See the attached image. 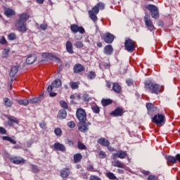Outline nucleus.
Wrapping results in <instances>:
<instances>
[{"mask_svg": "<svg viewBox=\"0 0 180 180\" xmlns=\"http://www.w3.org/2000/svg\"><path fill=\"white\" fill-rule=\"evenodd\" d=\"M41 56L43 58H47V60H51V61H57L58 63L61 61L59 58L50 53H44Z\"/></svg>", "mask_w": 180, "mask_h": 180, "instance_id": "nucleus-12", "label": "nucleus"}, {"mask_svg": "<svg viewBox=\"0 0 180 180\" xmlns=\"http://www.w3.org/2000/svg\"><path fill=\"white\" fill-rule=\"evenodd\" d=\"M7 124L9 127H13V123L15 124H19V120L15 116H8L7 117Z\"/></svg>", "mask_w": 180, "mask_h": 180, "instance_id": "nucleus-15", "label": "nucleus"}, {"mask_svg": "<svg viewBox=\"0 0 180 180\" xmlns=\"http://www.w3.org/2000/svg\"><path fill=\"white\" fill-rule=\"evenodd\" d=\"M124 111H123V108L120 107H117L112 112L110 113V116H114V117H120L123 116Z\"/></svg>", "mask_w": 180, "mask_h": 180, "instance_id": "nucleus-13", "label": "nucleus"}, {"mask_svg": "<svg viewBox=\"0 0 180 180\" xmlns=\"http://www.w3.org/2000/svg\"><path fill=\"white\" fill-rule=\"evenodd\" d=\"M89 11H93V13H94L95 15H98L99 13V7L96 5L92 8L91 10H89Z\"/></svg>", "mask_w": 180, "mask_h": 180, "instance_id": "nucleus-47", "label": "nucleus"}, {"mask_svg": "<svg viewBox=\"0 0 180 180\" xmlns=\"http://www.w3.org/2000/svg\"><path fill=\"white\" fill-rule=\"evenodd\" d=\"M98 144H100L101 146H103V147H109L110 144L108 140L102 137L98 140Z\"/></svg>", "mask_w": 180, "mask_h": 180, "instance_id": "nucleus-20", "label": "nucleus"}, {"mask_svg": "<svg viewBox=\"0 0 180 180\" xmlns=\"http://www.w3.org/2000/svg\"><path fill=\"white\" fill-rule=\"evenodd\" d=\"M4 103L6 108H12V105H13V101L7 97L4 98Z\"/></svg>", "mask_w": 180, "mask_h": 180, "instance_id": "nucleus-29", "label": "nucleus"}, {"mask_svg": "<svg viewBox=\"0 0 180 180\" xmlns=\"http://www.w3.org/2000/svg\"><path fill=\"white\" fill-rule=\"evenodd\" d=\"M108 147V150H110L111 153H112L113 151H115V148H112V146H107Z\"/></svg>", "mask_w": 180, "mask_h": 180, "instance_id": "nucleus-64", "label": "nucleus"}, {"mask_svg": "<svg viewBox=\"0 0 180 180\" xmlns=\"http://www.w3.org/2000/svg\"><path fill=\"white\" fill-rule=\"evenodd\" d=\"M144 22L146 27H148L150 32L155 30V27L154 26V24H153V21L151 20V19H150V15L148 14H146L144 16Z\"/></svg>", "mask_w": 180, "mask_h": 180, "instance_id": "nucleus-9", "label": "nucleus"}, {"mask_svg": "<svg viewBox=\"0 0 180 180\" xmlns=\"http://www.w3.org/2000/svg\"><path fill=\"white\" fill-rule=\"evenodd\" d=\"M8 39L11 41L16 40L18 39V37L16 36V33L11 32L8 35Z\"/></svg>", "mask_w": 180, "mask_h": 180, "instance_id": "nucleus-39", "label": "nucleus"}, {"mask_svg": "<svg viewBox=\"0 0 180 180\" xmlns=\"http://www.w3.org/2000/svg\"><path fill=\"white\" fill-rule=\"evenodd\" d=\"M112 103H113V100L110 98H103L101 100V104L103 108H106V106H109V105H112Z\"/></svg>", "mask_w": 180, "mask_h": 180, "instance_id": "nucleus-25", "label": "nucleus"}, {"mask_svg": "<svg viewBox=\"0 0 180 180\" xmlns=\"http://www.w3.org/2000/svg\"><path fill=\"white\" fill-rule=\"evenodd\" d=\"M112 91L115 92V94H120L122 92V86L118 83L112 84Z\"/></svg>", "mask_w": 180, "mask_h": 180, "instance_id": "nucleus-23", "label": "nucleus"}, {"mask_svg": "<svg viewBox=\"0 0 180 180\" xmlns=\"http://www.w3.org/2000/svg\"><path fill=\"white\" fill-rule=\"evenodd\" d=\"M77 147L79 150H86V146L82 143V142L79 141L77 143Z\"/></svg>", "mask_w": 180, "mask_h": 180, "instance_id": "nucleus-48", "label": "nucleus"}, {"mask_svg": "<svg viewBox=\"0 0 180 180\" xmlns=\"http://www.w3.org/2000/svg\"><path fill=\"white\" fill-rule=\"evenodd\" d=\"M67 117V111L64 109H61L59 110L58 113V118L60 119V120H63Z\"/></svg>", "mask_w": 180, "mask_h": 180, "instance_id": "nucleus-24", "label": "nucleus"}, {"mask_svg": "<svg viewBox=\"0 0 180 180\" xmlns=\"http://www.w3.org/2000/svg\"><path fill=\"white\" fill-rule=\"evenodd\" d=\"M112 158L114 160H117V158H119V151L116 153H113L112 155Z\"/></svg>", "mask_w": 180, "mask_h": 180, "instance_id": "nucleus-59", "label": "nucleus"}, {"mask_svg": "<svg viewBox=\"0 0 180 180\" xmlns=\"http://www.w3.org/2000/svg\"><path fill=\"white\" fill-rule=\"evenodd\" d=\"M65 47H66V51L69 54H74V48L72 46V43L70 41H67L65 44Z\"/></svg>", "mask_w": 180, "mask_h": 180, "instance_id": "nucleus-19", "label": "nucleus"}, {"mask_svg": "<svg viewBox=\"0 0 180 180\" xmlns=\"http://www.w3.org/2000/svg\"><path fill=\"white\" fill-rule=\"evenodd\" d=\"M76 116L80 123H85L86 122V112L82 108H78L76 112Z\"/></svg>", "mask_w": 180, "mask_h": 180, "instance_id": "nucleus-7", "label": "nucleus"}, {"mask_svg": "<svg viewBox=\"0 0 180 180\" xmlns=\"http://www.w3.org/2000/svg\"><path fill=\"white\" fill-rule=\"evenodd\" d=\"M39 127L44 130L47 129V124L44 122L39 123Z\"/></svg>", "mask_w": 180, "mask_h": 180, "instance_id": "nucleus-58", "label": "nucleus"}, {"mask_svg": "<svg viewBox=\"0 0 180 180\" xmlns=\"http://www.w3.org/2000/svg\"><path fill=\"white\" fill-rule=\"evenodd\" d=\"M145 8L150 12L151 17L153 18V19H159L160 12L158 11V7L155 6L154 4H148Z\"/></svg>", "mask_w": 180, "mask_h": 180, "instance_id": "nucleus-4", "label": "nucleus"}, {"mask_svg": "<svg viewBox=\"0 0 180 180\" xmlns=\"http://www.w3.org/2000/svg\"><path fill=\"white\" fill-rule=\"evenodd\" d=\"M105 176H107V178H108V179H110V180H113V179L119 180V179H117V177H116L115 174H113L111 172H107Z\"/></svg>", "mask_w": 180, "mask_h": 180, "instance_id": "nucleus-34", "label": "nucleus"}, {"mask_svg": "<svg viewBox=\"0 0 180 180\" xmlns=\"http://www.w3.org/2000/svg\"><path fill=\"white\" fill-rule=\"evenodd\" d=\"M53 147L56 151H61V153H65L67 151L65 146L63 143H60L59 142L55 143Z\"/></svg>", "mask_w": 180, "mask_h": 180, "instance_id": "nucleus-14", "label": "nucleus"}, {"mask_svg": "<svg viewBox=\"0 0 180 180\" xmlns=\"http://www.w3.org/2000/svg\"><path fill=\"white\" fill-rule=\"evenodd\" d=\"M165 115L158 112L152 117V123H155V124L160 127L165 124Z\"/></svg>", "mask_w": 180, "mask_h": 180, "instance_id": "nucleus-3", "label": "nucleus"}, {"mask_svg": "<svg viewBox=\"0 0 180 180\" xmlns=\"http://www.w3.org/2000/svg\"><path fill=\"white\" fill-rule=\"evenodd\" d=\"M19 71V67L14 65L11 68V71L9 72L10 77H15L16 74H18V72Z\"/></svg>", "mask_w": 180, "mask_h": 180, "instance_id": "nucleus-28", "label": "nucleus"}, {"mask_svg": "<svg viewBox=\"0 0 180 180\" xmlns=\"http://www.w3.org/2000/svg\"><path fill=\"white\" fill-rule=\"evenodd\" d=\"M18 105H22L23 106H27V105H29V100H18L17 101Z\"/></svg>", "mask_w": 180, "mask_h": 180, "instance_id": "nucleus-38", "label": "nucleus"}, {"mask_svg": "<svg viewBox=\"0 0 180 180\" xmlns=\"http://www.w3.org/2000/svg\"><path fill=\"white\" fill-rule=\"evenodd\" d=\"M83 71H85V67L84 65L80 63H77L74 65L73 72L75 74H79V72H83Z\"/></svg>", "mask_w": 180, "mask_h": 180, "instance_id": "nucleus-16", "label": "nucleus"}, {"mask_svg": "<svg viewBox=\"0 0 180 180\" xmlns=\"http://www.w3.org/2000/svg\"><path fill=\"white\" fill-rule=\"evenodd\" d=\"M70 168L65 167L63 168L60 172V175L61 178H68L70 176Z\"/></svg>", "mask_w": 180, "mask_h": 180, "instance_id": "nucleus-18", "label": "nucleus"}, {"mask_svg": "<svg viewBox=\"0 0 180 180\" xmlns=\"http://www.w3.org/2000/svg\"><path fill=\"white\" fill-rule=\"evenodd\" d=\"M89 15L90 19L93 20V22H96L98 20V16H96V14L94 13L93 11H89Z\"/></svg>", "mask_w": 180, "mask_h": 180, "instance_id": "nucleus-35", "label": "nucleus"}, {"mask_svg": "<svg viewBox=\"0 0 180 180\" xmlns=\"http://www.w3.org/2000/svg\"><path fill=\"white\" fill-rule=\"evenodd\" d=\"M11 162L15 164V165H20V164H25L26 160L20 156H15L10 158Z\"/></svg>", "mask_w": 180, "mask_h": 180, "instance_id": "nucleus-11", "label": "nucleus"}, {"mask_svg": "<svg viewBox=\"0 0 180 180\" xmlns=\"http://www.w3.org/2000/svg\"><path fill=\"white\" fill-rule=\"evenodd\" d=\"M127 84L128 85V86H131V85H133V79H128L126 80Z\"/></svg>", "mask_w": 180, "mask_h": 180, "instance_id": "nucleus-61", "label": "nucleus"}, {"mask_svg": "<svg viewBox=\"0 0 180 180\" xmlns=\"http://www.w3.org/2000/svg\"><path fill=\"white\" fill-rule=\"evenodd\" d=\"M68 126L70 129H74V127H75V122H74L73 121H70L68 122Z\"/></svg>", "mask_w": 180, "mask_h": 180, "instance_id": "nucleus-56", "label": "nucleus"}, {"mask_svg": "<svg viewBox=\"0 0 180 180\" xmlns=\"http://www.w3.org/2000/svg\"><path fill=\"white\" fill-rule=\"evenodd\" d=\"M40 29H41V30H46L47 29V24L46 23L41 24Z\"/></svg>", "mask_w": 180, "mask_h": 180, "instance_id": "nucleus-62", "label": "nucleus"}, {"mask_svg": "<svg viewBox=\"0 0 180 180\" xmlns=\"http://www.w3.org/2000/svg\"><path fill=\"white\" fill-rule=\"evenodd\" d=\"M82 99L84 102H89V95L84 94L82 96Z\"/></svg>", "mask_w": 180, "mask_h": 180, "instance_id": "nucleus-55", "label": "nucleus"}, {"mask_svg": "<svg viewBox=\"0 0 180 180\" xmlns=\"http://www.w3.org/2000/svg\"><path fill=\"white\" fill-rule=\"evenodd\" d=\"M102 40L107 44H112L113 40H115V35L110 34V32H107L103 35Z\"/></svg>", "mask_w": 180, "mask_h": 180, "instance_id": "nucleus-10", "label": "nucleus"}, {"mask_svg": "<svg viewBox=\"0 0 180 180\" xmlns=\"http://www.w3.org/2000/svg\"><path fill=\"white\" fill-rule=\"evenodd\" d=\"M119 152V158H120L121 160H123L124 158H126L127 157V153H126V151L124 150H118Z\"/></svg>", "mask_w": 180, "mask_h": 180, "instance_id": "nucleus-36", "label": "nucleus"}, {"mask_svg": "<svg viewBox=\"0 0 180 180\" xmlns=\"http://www.w3.org/2000/svg\"><path fill=\"white\" fill-rule=\"evenodd\" d=\"M96 77V74L95 72H89V73L87 75L88 79H94Z\"/></svg>", "mask_w": 180, "mask_h": 180, "instance_id": "nucleus-46", "label": "nucleus"}, {"mask_svg": "<svg viewBox=\"0 0 180 180\" xmlns=\"http://www.w3.org/2000/svg\"><path fill=\"white\" fill-rule=\"evenodd\" d=\"M74 46L76 49H82L84 47V43L81 41H77L74 44Z\"/></svg>", "mask_w": 180, "mask_h": 180, "instance_id": "nucleus-40", "label": "nucleus"}, {"mask_svg": "<svg viewBox=\"0 0 180 180\" xmlns=\"http://www.w3.org/2000/svg\"><path fill=\"white\" fill-rule=\"evenodd\" d=\"M104 54H106V56H112V54H113V47H112V45L105 46Z\"/></svg>", "mask_w": 180, "mask_h": 180, "instance_id": "nucleus-21", "label": "nucleus"}, {"mask_svg": "<svg viewBox=\"0 0 180 180\" xmlns=\"http://www.w3.org/2000/svg\"><path fill=\"white\" fill-rule=\"evenodd\" d=\"M96 6H98V8L101 11H103V9H105V4L102 2L98 3Z\"/></svg>", "mask_w": 180, "mask_h": 180, "instance_id": "nucleus-52", "label": "nucleus"}, {"mask_svg": "<svg viewBox=\"0 0 180 180\" xmlns=\"http://www.w3.org/2000/svg\"><path fill=\"white\" fill-rule=\"evenodd\" d=\"M9 51H11V49H5L2 51V57H3V58H6V57H8V56H9Z\"/></svg>", "mask_w": 180, "mask_h": 180, "instance_id": "nucleus-44", "label": "nucleus"}, {"mask_svg": "<svg viewBox=\"0 0 180 180\" xmlns=\"http://www.w3.org/2000/svg\"><path fill=\"white\" fill-rule=\"evenodd\" d=\"M87 171H89L90 172H95V169L94 168V165H88Z\"/></svg>", "mask_w": 180, "mask_h": 180, "instance_id": "nucleus-54", "label": "nucleus"}, {"mask_svg": "<svg viewBox=\"0 0 180 180\" xmlns=\"http://www.w3.org/2000/svg\"><path fill=\"white\" fill-rule=\"evenodd\" d=\"M70 99H77V101H80L81 100V95L78 94H74L70 95Z\"/></svg>", "mask_w": 180, "mask_h": 180, "instance_id": "nucleus-43", "label": "nucleus"}, {"mask_svg": "<svg viewBox=\"0 0 180 180\" xmlns=\"http://www.w3.org/2000/svg\"><path fill=\"white\" fill-rule=\"evenodd\" d=\"M70 86L72 89H78V88H79V86H78V83L75 82H70Z\"/></svg>", "mask_w": 180, "mask_h": 180, "instance_id": "nucleus-42", "label": "nucleus"}, {"mask_svg": "<svg viewBox=\"0 0 180 180\" xmlns=\"http://www.w3.org/2000/svg\"><path fill=\"white\" fill-rule=\"evenodd\" d=\"M125 50L128 51V53H134L136 50V45L134 44V41L131 39H128L125 40L124 42Z\"/></svg>", "mask_w": 180, "mask_h": 180, "instance_id": "nucleus-6", "label": "nucleus"}, {"mask_svg": "<svg viewBox=\"0 0 180 180\" xmlns=\"http://www.w3.org/2000/svg\"><path fill=\"white\" fill-rule=\"evenodd\" d=\"M60 105L61 108H63L64 110L68 109V104L65 101H60Z\"/></svg>", "mask_w": 180, "mask_h": 180, "instance_id": "nucleus-49", "label": "nucleus"}, {"mask_svg": "<svg viewBox=\"0 0 180 180\" xmlns=\"http://www.w3.org/2000/svg\"><path fill=\"white\" fill-rule=\"evenodd\" d=\"M144 88L150 94H155V95H158L161 90H160V84H156L151 79H148L144 82Z\"/></svg>", "mask_w": 180, "mask_h": 180, "instance_id": "nucleus-2", "label": "nucleus"}, {"mask_svg": "<svg viewBox=\"0 0 180 180\" xmlns=\"http://www.w3.org/2000/svg\"><path fill=\"white\" fill-rule=\"evenodd\" d=\"M117 174H124V170L122 169H117Z\"/></svg>", "mask_w": 180, "mask_h": 180, "instance_id": "nucleus-63", "label": "nucleus"}, {"mask_svg": "<svg viewBox=\"0 0 180 180\" xmlns=\"http://www.w3.org/2000/svg\"><path fill=\"white\" fill-rule=\"evenodd\" d=\"M148 180H158V177L155 175H149Z\"/></svg>", "mask_w": 180, "mask_h": 180, "instance_id": "nucleus-57", "label": "nucleus"}, {"mask_svg": "<svg viewBox=\"0 0 180 180\" xmlns=\"http://www.w3.org/2000/svg\"><path fill=\"white\" fill-rule=\"evenodd\" d=\"M2 140H4V141H8L11 144H16V141L11 139V136H2Z\"/></svg>", "mask_w": 180, "mask_h": 180, "instance_id": "nucleus-32", "label": "nucleus"}, {"mask_svg": "<svg viewBox=\"0 0 180 180\" xmlns=\"http://www.w3.org/2000/svg\"><path fill=\"white\" fill-rule=\"evenodd\" d=\"M92 112L96 114H98L101 112V108L98 105H94L91 107Z\"/></svg>", "mask_w": 180, "mask_h": 180, "instance_id": "nucleus-41", "label": "nucleus"}, {"mask_svg": "<svg viewBox=\"0 0 180 180\" xmlns=\"http://www.w3.org/2000/svg\"><path fill=\"white\" fill-rule=\"evenodd\" d=\"M79 130L82 133H86V131L89 130V128H88V125H86V121H85L84 122H79Z\"/></svg>", "mask_w": 180, "mask_h": 180, "instance_id": "nucleus-17", "label": "nucleus"}, {"mask_svg": "<svg viewBox=\"0 0 180 180\" xmlns=\"http://www.w3.org/2000/svg\"><path fill=\"white\" fill-rule=\"evenodd\" d=\"M70 30L72 33L75 34L77 33H80L81 34H84L85 33V29L82 26H79L77 24H72L70 25Z\"/></svg>", "mask_w": 180, "mask_h": 180, "instance_id": "nucleus-8", "label": "nucleus"}, {"mask_svg": "<svg viewBox=\"0 0 180 180\" xmlns=\"http://www.w3.org/2000/svg\"><path fill=\"white\" fill-rule=\"evenodd\" d=\"M73 160H74L75 164L81 162V160H82V155L81 153L75 154L73 156Z\"/></svg>", "mask_w": 180, "mask_h": 180, "instance_id": "nucleus-30", "label": "nucleus"}, {"mask_svg": "<svg viewBox=\"0 0 180 180\" xmlns=\"http://www.w3.org/2000/svg\"><path fill=\"white\" fill-rule=\"evenodd\" d=\"M99 158H106V153L105 151L101 150L98 153Z\"/></svg>", "mask_w": 180, "mask_h": 180, "instance_id": "nucleus-50", "label": "nucleus"}, {"mask_svg": "<svg viewBox=\"0 0 180 180\" xmlns=\"http://www.w3.org/2000/svg\"><path fill=\"white\" fill-rule=\"evenodd\" d=\"M146 107L149 116H154L158 113V108H157L153 103H147Z\"/></svg>", "mask_w": 180, "mask_h": 180, "instance_id": "nucleus-5", "label": "nucleus"}, {"mask_svg": "<svg viewBox=\"0 0 180 180\" xmlns=\"http://www.w3.org/2000/svg\"><path fill=\"white\" fill-rule=\"evenodd\" d=\"M4 15L9 18V16H13L15 15V11H13L12 8H6L4 11Z\"/></svg>", "mask_w": 180, "mask_h": 180, "instance_id": "nucleus-31", "label": "nucleus"}, {"mask_svg": "<svg viewBox=\"0 0 180 180\" xmlns=\"http://www.w3.org/2000/svg\"><path fill=\"white\" fill-rule=\"evenodd\" d=\"M30 18L29 13H22L18 15V18L15 20L14 26L20 33H26L27 32V20Z\"/></svg>", "mask_w": 180, "mask_h": 180, "instance_id": "nucleus-1", "label": "nucleus"}, {"mask_svg": "<svg viewBox=\"0 0 180 180\" xmlns=\"http://www.w3.org/2000/svg\"><path fill=\"white\" fill-rule=\"evenodd\" d=\"M40 97L32 98L29 100L30 103H39L40 102Z\"/></svg>", "mask_w": 180, "mask_h": 180, "instance_id": "nucleus-45", "label": "nucleus"}, {"mask_svg": "<svg viewBox=\"0 0 180 180\" xmlns=\"http://www.w3.org/2000/svg\"><path fill=\"white\" fill-rule=\"evenodd\" d=\"M0 44H3V45L8 44V41H6V39H5V37L3 36L0 39Z\"/></svg>", "mask_w": 180, "mask_h": 180, "instance_id": "nucleus-53", "label": "nucleus"}, {"mask_svg": "<svg viewBox=\"0 0 180 180\" xmlns=\"http://www.w3.org/2000/svg\"><path fill=\"white\" fill-rule=\"evenodd\" d=\"M31 165V169L32 172L34 174H37V172H40V169H39V167L35 165Z\"/></svg>", "mask_w": 180, "mask_h": 180, "instance_id": "nucleus-37", "label": "nucleus"}, {"mask_svg": "<svg viewBox=\"0 0 180 180\" xmlns=\"http://www.w3.org/2000/svg\"><path fill=\"white\" fill-rule=\"evenodd\" d=\"M112 167H117V168H125L126 165L120 162V160H115L112 162Z\"/></svg>", "mask_w": 180, "mask_h": 180, "instance_id": "nucleus-22", "label": "nucleus"}, {"mask_svg": "<svg viewBox=\"0 0 180 180\" xmlns=\"http://www.w3.org/2000/svg\"><path fill=\"white\" fill-rule=\"evenodd\" d=\"M53 89H54V88H53L52 86H49L47 88V91L49 93V96L51 98H54V97L57 96V93L53 92Z\"/></svg>", "mask_w": 180, "mask_h": 180, "instance_id": "nucleus-33", "label": "nucleus"}, {"mask_svg": "<svg viewBox=\"0 0 180 180\" xmlns=\"http://www.w3.org/2000/svg\"><path fill=\"white\" fill-rule=\"evenodd\" d=\"M36 60H37L36 56L30 55L26 58V63L28 64V65H30L31 64H33Z\"/></svg>", "mask_w": 180, "mask_h": 180, "instance_id": "nucleus-26", "label": "nucleus"}, {"mask_svg": "<svg viewBox=\"0 0 180 180\" xmlns=\"http://www.w3.org/2000/svg\"><path fill=\"white\" fill-rule=\"evenodd\" d=\"M54 133L56 136H61L63 131H61V129L60 128H56L54 130Z\"/></svg>", "mask_w": 180, "mask_h": 180, "instance_id": "nucleus-51", "label": "nucleus"}, {"mask_svg": "<svg viewBox=\"0 0 180 180\" xmlns=\"http://www.w3.org/2000/svg\"><path fill=\"white\" fill-rule=\"evenodd\" d=\"M6 129L2 127H0V134H6Z\"/></svg>", "mask_w": 180, "mask_h": 180, "instance_id": "nucleus-60", "label": "nucleus"}, {"mask_svg": "<svg viewBox=\"0 0 180 180\" xmlns=\"http://www.w3.org/2000/svg\"><path fill=\"white\" fill-rule=\"evenodd\" d=\"M49 86H51L52 88H60L61 86V80L60 79H56Z\"/></svg>", "mask_w": 180, "mask_h": 180, "instance_id": "nucleus-27", "label": "nucleus"}]
</instances>
